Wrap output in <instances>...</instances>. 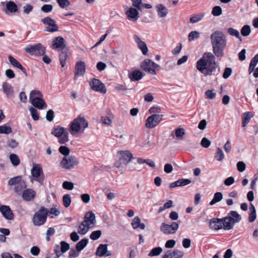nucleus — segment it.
Wrapping results in <instances>:
<instances>
[{"label": "nucleus", "instance_id": "obj_31", "mask_svg": "<svg viewBox=\"0 0 258 258\" xmlns=\"http://www.w3.org/2000/svg\"><path fill=\"white\" fill-rule=\"evenodd\" d=\"M66 132V130L64 127L58 126L57 127L54 128L51 132V134L56 137L62 136Z\"/></svg>", "mask_w": 258, "mask_h": 258}, {"label": "nucleus", "instance_id": "obj_33", "mask_svg": "<svg viewBox=\"0 0 258 258\" xmlns=\"http://www.w3.org/2000/svg\"><path fill=\"white\" fill-rule=\"evenodd\" d=\"M223 199V195L220 192H217L214 194V198L210 202V205H214L216 203H218L222 200Z\"/></svg>", "mask_w": 258, "mask_h": 258}, {"label": "nucleus", "instance_id": "obj_28", "mask_svg": "<svg viewBox=\"0 0 258 258\" xmlns=\"http://www.w3.org/2000/svg\"><path fill=\"white\" fill-rule=\"evenodd\" d=\"M249 210V213L248 221L249 222H252L255 220L256 217V215L255 207L253 206V205L251 203L250 204Z\"/></svg>", "mask_w": 258, "mask_h": 258}, {"label": "nucleus", "instance_id": "obj_44", "mask_svg": "<svg viewBox=\"0 0 258 258\" xmlns=\"http://www.w3.org/2000/svg\"><path fill=\"white\" fill-rule=\"evenodd\" d=\"M200 37V33L197 31H191L188 35L189 41H192Z\"/></svg>", "mask_w": 258, "mask_h": 258}, {"label": "nucleus", "instance_id": "obj_25", "mask_svg": "<svg viewBox=\"0 0 258 258\" xmlns=\"http://www.w3.org/2000/svg\"><path fill=\"white\" fill-rule=\"evenodd\" d=\"M128 19L137 20L139 18V13L135 8L131 7L125 12Z\"/></svg>", "mask_w": 258, "mask_h": 258}, {"label": "nucleus", "instance_id": "obj_63", "mask_svg": "<svg viewBox=\"0 0 258 258\" xmlns=\"http://www.w3.org/2000/svg\"><path fill=\"white\" fill-rule=\"evenodd\" d=\"M46 118L48 121H51L54 118V111L52 109H49L47 111Z\"/></svg>", "mask_w": 258, "mask_h": 258}, {"label": "nucleus", "instance_id": "obj_15", "mask_svg": "<svg viewBox=\"0 0 258 258\" xmlns=\"http://www.w3.org/2000/svg\"><path fill=\"white\" fill-rule=\"evenodd\" d=\"M2 90L8 98H13L14 95V90L13 87L7 82L3 83Z\"/></svg>", "mask_w": 258, "mask_h": 258}, {"label": "nucleus", "instance_id": "obj_37", "mask_svg": "<svg viewBox=\"0 0 258 258\" xmlns=\"http://www.w3.org/2000/svg\"><path fill=\"white\" fill-rule=\"evenodd\" d=\"M12 132V128L6 123L3 125H0V134H10Z\"/></svg>", "mask_w": 258, "mask_h": 258}, {"label": "nucleus", "instance_id": "obj_1", "mask_svg": "<svg viewBox=\"0 0 258 258\" xmlns=\"http://www.w3.org/2000/svg\"><path fill=\"white\" fill-rule=\"evenodd\" d=\"M210 38L214 54L211 52H205L196 63L197 70L205 76L214 74L217 69L218 73L220 72L219 65L215 61V56L217 57H222L227 44L225 36L222 31H215L211 34Z\"/></svg>", "mask_w": 258, "mask_h": 258}, {"label": "nucleus", "instance_id": "obj_61", "mask_svg": "<svg viewBox=\"0 0 258 258\" xmlns=\"http://www.w3.org/2000/svg\"><path fill=\"white\" fill-rule=\"evenodd\" d=\"M205 95L207 98L212 99L215 97L216 93L213 90H208L206 91Z\"/></svg>", "mask_w": 258, "mask_h": 258}, {"label": "nucleus", "instance_id": "obj_52", "mask_svg": "<svg viewBox=\"0 0 258 258\" xmlns=\"http://www.w3.org/2000/svg\"><path fill=\"white\" fill-rule=\"evenodd\" d=\"M101 235V231L100 230H96L93 231L90 235V238L92 240L98 239Z\"/></svg>", "mask_w": 258, "mask_h": 258}, {"label": "nucleus", "instance_id": "obj_57", "mask_svg": "<svg viewBox=\"0 0 258 258\" xmlns=\"http://www.w3.org/2000/svg\"><path fill=\"white\" fill-rule=\"evenodd\" d=\"M175 134L177 138H181L185 134V131L183 128H178L175 130Z\"/></svg>", "mask_w": 258, "mask_h": 258}, {"label": "nucleus", "instance_id": "obj_2", "mask_svg": "<svg viewBox=\"0 0 258 258\" xmlns=\"http://www.w3.org/2000/svg\"><path fill=\"white\" fill-rule=\"evenodd\" d=\"M241 219V217L236 211H231L225 218L221 219L214 218L210 220L206 219L208 221L209 226H233L239 222Z\"/></svg>", "mask_w": 258, "mask_h": 258}, {"label": "nucleus", "instance_id": "obj_17", "mask_svg": "<svg viewBox=\"0 0 258 258\" xmlns=\"http://www.w3.org/2000/svg\"><path fill=\"white\" fill-rule=\"evenodd\" d=\"M30 100L32 105L39 109H42L47 106L42 97H34L33 99Z\"/></svg>", "mask_w": 258, "mask_h": 258}, {"label": "nucleus", "instance_id": "obj_60", "mask_svg": "<svg viewBox=\"0 0 258 258\" xmlns=\"http://www.w3.org/2000/svg\"><path fill=\"white\" fill-rule=\"evenodd\" d=\"M53 6L51 5H44L41 8V10L44 13H49L52 11Z\"/></svg>", "mask_w": 258, "mask_h": 258}, {"label": "nucleus", "instance_id": "obj_16", "mask_svg": "<svg viewBox=\"0 0 258 258\" xmlns=\"http://www.w3.org/2000/svg\"><path fill=\"white\" fill-rule=\"evenodd\" d=\"M0 212L3 216L8 220H12L14 218V214L9 206L1 205Z\"/></svg>", "mask_w": 258, "mask_h": 258}, {"label": "nucleus", "instance_id": "obj_5", "mask_svg": "<svg viewBox=\"0 0 258 258\" xmlns=\"http://www.w3.org/2000/svg\"><path fill=\"white\" fill-rule=\"evenodd\" d=\"M25 50L31 55L41 56L45 53V48L41 43L28 45L25 47Z\"/></svg>", "mask_w": 258, "mask_h": 258}, {"label": "nucleus", "instance_id": "obj_4", "mask_svg": "<svg viewBox=\"0 0 258 258\" xmlns=\"http://www.w3.org/2000/svg\"><path fill=\"white\" fill-rule=\"evenodd\" d=\"M88 126V123L83 116L81 115L75 118L70 124V129L72 131L78 132L81 127L84 129Z\"/></svg>", "mask_w": 258, "mask_h": 258}, {"label": "nucleus", "instance_id": "obj_20", "mask_svg": "<svg viewBox=\"0 0 258 258\" xmlns=\"http://www.w3.org/2000/svg\"><path fill=\"white\" fill-rule=\"evenodd\" d=\"M64 40L63 38L58 36L55 38L52 42L53 49H61V50L67 48L66 45L64 44Z\"/></svg>", "mask_w": 258, "mask_h": 258}, {"label": "nucleus", "instance_id": "obj_64", "mask_svg": "<svg viewBox=\"0 0 258 258\" xmlns=\"http://www.w3.org/2000/svg\"><path fill=\"white\" fill-rule=\"evenodd\" d=\"M33 7L30 4H27L23 7V12L26 14H29L32 11Z\"/></svg>", "mask_w": 258, "mask_h": 258}, {"label": "nucleus", "instance_id": "obj_34", "mask_svg": "<svg viewBox=\"0 0 258 258\" xmlns=\"http://www.w3.org/2000/svg\"><path fill=\"white\" fill-rule=\"evenodd\" d=\"M88 240L86 238H84L81 241L78 242L76 245V248L78 251H81L88 244Z\"/></svg>", "mask_w": 258, "mask_h": 258}, {"label": "nucleus", "instance_id": "obj_40", "mask_svg": "<svg viewBox=\"0 0 258 258\" xmlns=\"http://www.w3.org/2000/svg\"><path fill=\"white\" fill-rule=\"evenodd\" d=\"M26 187L25 181L22 180L15 187V191L17 194H20L22 191Z\"/></svg>", "mask_w": 258, "mask_h": 258}, {"label": "nucleus", "instance_id": "obj_50", "mask_svg": "<svg viewBox=\"0 0 258 258\" xmlns=\"http://www.w3.org/2000/svg\"><path fill=\"white\" fill-rule=\"evenodd\" d=\"M29 111L32 118L34 120H37L39 119V115L37 110L35 108L31 107L29 108Z\"/></svg>", "mask_w": 258, "mask_h": 258}, {"label": "nucleus", "instance_id": "obj_27", "mask_svg": "<svg viewBox=\"0 0 258 258\" xmlns=\"http://www.w3.org/2000/svg\"><path fill=\"white\" fill-rule=\"evenodd\" d=\"M156 9L159 17H165L168 13L167 9L162 4L157 5L156 6Z\"/></svg>", "mask_w": 258, "mask_h": 258}, {"label": "nucleus", "instance_id": "obj_21", "mask_svg": "<svg viewBox=\"0 0 258 258\" xmlns=\"http://www.w3.org/2000/svg\"><path fill=\"white\" fill-rule=\"evenodd\" d=\"M8 59L10 63L12 66L20 69L25 75L26 76H28L26 70L22 66V65L19 62L18 60H17L12 55H9L8 56Z\"/></svg>", "mask_w": 258, "mask_h": 258}, {"label": "nucleus", "instance_id": "obj_41", "mask_svg": "<svg viewBox=\"0 0 258 258\" xmlns=\"http://www.w3.org/2000/svg\"><path fill=\"white\" fill-rule=\"evenodd\" d=\"M162 251V248L160 247H156L153 248L148 254L149 256L159 255Z\"/></svg>", "mask_w": 258, "mask_h": 258}, {"label": "nucleus", "instance_id": "obj_45", "mask_svg": "<svg viewBox=\"0 0 258 258\" xmlns=\"http://www.w3.org/2000/svg\"><path fill=\"white\" fill-rule=\"evenodd\" d=\"M60 214V212L55 208H51L50 210H48V216L51 218L57 216Z\"/></svg>", "mask_w": 258, "mask_h": 258}, {"label": "nucleus", "instance_id": "obj_51", "mask_svg": "<svg viewBox=\"0 0 258 258\" xmlns=\"http://www.w3.org/2000/svg\"><path fill=\"white\" fill-rule=\"evenodd\" d=\"M59 152L63 155L67 156L69 155L70 150L69 148L64 146H60L58 149Z\"/></svg>", "mask_w": 258, "mask_h": 258}, {"label": "nucleus", "instance_id": "obj_32", "mask_svg": "<svg viewBox=\"0 0 258 258\" xmlns=\"http://www.w3.org/2000/svg\"><path fill=\"white\" fill-rule=\"evenodd\" d=\"M178 227H161V230L165 234H170L175 233Z\"/></svg>", "mask_w": 258, "mask_h": 258}, {"label": "nucleus", "instance_id": "obj_49", "mask_svg": "<svg viewBox=\"0 0 258 258\" xmlns=\"http://www.w3.org/2000/svg\"><path fill=\"white\" fill-rule=\"evenodd\" d=\"M58 138V142L61 144H65L69 141V133L66 132L62 136H59Z\"/></svg>", "mask_w": 258, "mask_h": 258}, {"label": "nucleus", "instance_id": "obj_29", "mask_svg": "<svg viewBox=\"0 0 258 258\" xmlns=\"http://www.w3.org/2000/svg\"><path fill=\"white\" fill-rule=\"evenodd\" d=\"M107 249V244H100L97 248L96 254L99 256H103L105 255Z\"/></svg>", "mask_w": 258, "mask_h": 258}, {"label": "nucleus", "instance_id": "obj_13", "mask_svg": "<svg viewBox=\"0 0 258 258\" xmlns=\"http://www.w3.org/2000/svg\"><path fill=\"white\" fill-rule=\"evenodd\" d=\"M153 61L150 59H146L143 60L140 65L141 69L146 72L153 75L157 74L156 71L152 69Z\"/></svg>", "mask_w": 258, "mask_h": 258}, {"label": "nucleus", "instance_id": "obj_55", "mask_svg": "<svg viewBox=\"0 0 258 258\" xmlns=\"http://www.w3.org/2000/svg\"><path fill=\"white\" fill-rule=\"evenodd\" d=\"M211 144V141L206 137L202 138L201 142V146L205 148H208L210 146Z\"/></svg>", "mask_w": 258, "mask_h": 258}, {"label": "nucleus", "instance_id": "obj_47", "mask_svg": "<svg viewBox=\"0 0 258 258\" xmlns=\"http://www.w3.org/2000/svg\"><path fill=\"white\" fill-rule=\"evenodd\" d=\"M211 13L214 16H219L222 13V8L220 6H215L213 8Z\"/></svg>", "mask_w": 258, "mask_h": 258}, {"label": "nucleus", "instance_id": "obj_10", "mask_svg": "<svg viewBox=\"0 0 258 258\" xmlns=\"http://www.w3.org/2000/svg\"><path fill=\"white\" fill-rule=\"evenodd\" d=\"M1 5L3 6H6L5 8L3 9L2 11L6 14L14 13L18 10L17 5L13 1L2 2Z\"/></svg>", "mask_w": 258, "mask_h": 258}, {"label": "nucleus", "instance_id": "obj_56", "mask_svg": "<svg viewBox=\"0 0 258 258\" xmlns=\"http://www.w3.org/2000/svg\"><path fill=\"white\" fill-rule=\"evenodd\" d=\"M62 187L68 190H72L74 188V183L70 181H64L62 183Z\"/></svg>", "mask_w": 258, "mask_h": 258}, {"label": "nucleus", "instance_id": "obj_7", "mask_svg": "<svg viewBox=\"0 0 258 258\" xmlns=\"http://www.w3.org/2000/svg\"><path fill=\"white\" fill-rule=\"evenodd\" d=\"M163 117V114H154L149 116L146 120V127L150 129L155 127L162 120Z\"/></svg>", "mask_w": 258, "mask_h": 258}, {"label": "nucleus", "instance_id": "obj_6", "mask_svg": "<svg viewBox=\"0 0 258 258\" xmlns=\"http://www.w3.org/2000/svg\"><path fill=\"white\" fill-rule=\"evenodd\" d=\"M32 176L35 178V180L39 182L41 185H43L44 175L42 169L39 164L34 165L31 170Z\"/></svg>", "mask_w": 258, "mask_h": 258}, {"label": "nucleus", "instance_id": "obj_23", "mask_svg": "<svg viewBox=\"0 0 258 258\" xmlns=\"http://www.w3.org/2000/svg\"><path fill=\"white\" fill-rule=\"evenodd\" d=\"M144 75L143 73L138 70H136L132 72H128V78L132 81H138L140 80Z\"/></svg>", "mask_w": 258, "mask_h": 258}, {"label": "nucleus", "instance_id": "obj_53", "mask_svg": "<svg viewBox=\"0 0 258 258\" xmlns=\"http://www.w3.org/2000/svg\"><path fill=\"white\" fill-rule=\"evenodd\" d=\"M59 6L64 9L70 5V2L69 0H56Z\"/></svg>", "mask_w": 258, "mask_h": 258}, {"label": "nucleus", "instance_id": "obj_42", "mask_svg": "<svg viewBox=\"0 0 258 258\" xmlns=\"http://www.w3.org/2000/svg\"><path fill=\"white\" fill-rule=\"evenodd\" d=\"M227 32L229 35L234 36L240 41H242L241 37L240 36L239 33L237 30L233 28H229L227 30Z\"/></svg>", "mask_w": 258, "mask_h": 258}, {"label": "nucleus", "instance_id": "obj_35", "mask_svg": "<svg viewBox=\"0 0 258 258\" xmlns=\"http://www.w3.org/2000/svg\"><path fill=\"white\" fill-rule=\"evenodd\" d=\"M205 16V13H201L198 15H191L190 18V22L191 23H196L201 21Z\"/></svg>", "mask_w": 258, "mask_h": 258}, {"label": "nucleus", "instance_id": "obj_38", "mask_svg": "<svg viewBox=\"0 0 258 258\" xmlns=\"http://www.w3.org/2000/svg\"><path fill=\"white\" fill-rule=\"evenodd\" d=\"M22 180V176H17L14 177L10 178L8 181V184L9 185L16 186Z\"/></svg>", "mask_w": 258, "mask_h": 258}, {"label": "nucleus", "instance_id": "obj_48", "mask_svg": "<svg viewBox=\"0 0 258 258\" xmlns=\"http://www.w3.org/2000/svg\"><path fill=\"white\" fill-rule=\"evenodd\" d=\"M173 206V201L172 200H169L167 202L164 204L163 207H161L158 209V213H161L165 209H169L172 207Z\"/></svg>", "mask_w": 258, "mask_h": 258}, {"label": "nucleus", "instance_id": "obj_36", "mask_svg": "<svg viewBox=\"0 0 258 258\" xmlns=\"http://www.w3.org/2000/svg\"><path fill=\"white\" fill-rule=\"evenodd\" d=\"M225 158V155L222 150L218 147L217 148V151L215 154V158L218 161H222Z\"/></svg>", "mask_w": 258, "mask_h": 258}, {"label": "nucleus", "instance_id": "obj_26", "mask_svg": "<svg viewBox=\"0 0 258 258\" xmlns=\"http://www.w3.org/2000/svg\"><path fill=\"white\" fill-rule=\"evenodd\" d=\"M69 50L68 48L61 50L59 54V61L61 67H64L66 63V60L69 57Z\"/></svg>", "mask_w": 258, "mask_h": 258}, {"label": "nucleus", "instance_id": "obj_43", "mask_svg": "<svg viewBox=\"0 0 258 258\" xmlns=\"http://www.w3.org/2000/svg\"><path fill=\"white\" fill-rule=\"evenodd\" d=\"M62 201L63 206L66 208L70 206L71 203V197L69 194H66L63 196Z\"/></svg>", "mask_w": 258, "mask_h": 258}, {"label": "nucleus", "instance_id": "obj_54", "mask_svg": "<svg viewBox=\"0 0 258 258\" xmlns=\"http://www.w3.org/2000/svg\"><path fill=\"white\" fill-rule=\"evenodd\" d=\"M34 97H43V95L40 91L38 90H33L31 91L30 94V99H32Z\"/></svg>", "mask_w": 258, "mask_h": 258}, {"label": "nucleus", "instance_id": "obj_9", "mask_svg": "<svg viewBox=\"0 0 258 258\" xmlns=\"http://www.w3.org/2000/svg\"><path fill=\"white\" fill-rule=\"evenodd\" d=\"M42 22L50 27H46L44 29V31L49 32H54L58 31V27L54 20L49 17H46L41 20Z\"/></svg>", "mask_w": 258, "mask_h": 258}, {"label": "nucleus", "instance_id": "obj_8", "mask_svg": "<svg viewBox=\"0 0 258 258\" xmlns=\"http://www.w3.org/2000/svg\"><path fill=\"white\" fill-rule=\"evenodd\" d=\"M79 163V162L75 156H70L68 158L66 157H63L60 163V165L62 168L66 169H70L73 168Z\"/></svg>", "mask_w": 258, "mask_h": 258}, {"label": "nucleus", "instance_id": "obj_18", "mask_svg": "<svg viewBox=\"0 0 258 258\" xmlns=\"http://www.w3.org/2000/svg\"><path fill=\"white\" fill-rule=\"evenodd\" d=\"M133 38L137 44L139 48L141 50L142 53L144 55H146L148 51V48L146 43L142 41L137 35H134L133 36Z\"/></svg>", "mask_w": 258, "mask_h": 258}, {"label": "nucleus", "instance_id": "obj_30", "mask_svg": "<svg viewBox=\"0 0 258 258\" xmlns=\"http://www.w3.org/2000/svg\"><path fill=\"white\" fill-rule=\"evenodd\" d=\"M253 115L251 112L247 111L242 114V126L245 127L249 122Z\"/></svg>", "mask_w": 258, "mask_h": 258}, {"label": "nucleus", "instance_id": "obj_22", "mask_svg": "<svg viewBox=\"0 0 258 258\" xmlns=\"http://www.w3.org/2000/svg\"><path fill=\"white\" fill-rule=\"evenodd\" d=\"M36 193L32 189L28 188L24 190L22 193V198L24 200L26 201H31L35 197Z\"/></svg>", "mask_w": 258, "mask_h": 258}, {"label": "nucleus", "instance_id": "obj_62", "mask_svg": "<svg viewBox=\"0 0 258 258\" xmlns=\"http://www.w3.org/2000/svg\"><path fill=\"white\" fill-rule=\"evenodd\" d=\"M55 229L53 227H50L46 232V239L47 241L50 240V236L53 235L55 233Z\"/></svg>", "mask_w": 258, "mask_h": 258}, {"label": "nucleus", "instance_id": "obj_11", "mask_svg": "<svg viewBox=\"0 0 258 258\" xmlns=\"http://www.w3.org/2000/svg\"><path fill=\"white\" fill-rule=\"evenodd\" d=\"M90 85L92 89L97 92H99L102 93H105L106 89L104 84L99 79H93L90 83Z\"/></svg>", "mask_w": 258, "mask_h": 258}, {"label": "nucleus", "instance_id": "obj_59", "mask_svg": "<svg viewBox=\"0 0 258 258\" xmlns=\"http://www.w3.org/2000/svg\"><path fill=\"white\" fill-rule=\"evenodd\" d=\"M60 249L62 253H64L67 251L70 248V245L66 242L62 241L60 242Z\"/></svg>", "mask_w": 258, "mask_h": 258}, {"label": "nucleus", "instance_id": "obj_58", "mask_svg": "<svg viewBox=\"0 0 258 258\" xmlns=\"http://www.w3.org/2000/svg\"><path fill=\"white\" fill-rule=\"evenodd\" d=\"M179 186L186 185L191 183V181L189 179L181 178L177 180Z\"/></svg>", "mask_w": 258, "mask_h": 258}, {"label": "nucleus", "instance_id": "obj_46", "mask_svg": "<svg viewBox=\"0 0 258 258\" xmlns=\"http://www.w3.org/2000/svg\"><path fill=\"white\" fill-rule=\"evenodd\" d=\"M241 34L243 36H247L249 35L251 30L249 25H245L243 26L241 29Z\"/></svg>", "mask_w": 258, "mask_h": 258}, {"label": "nucleus", "instance_id": "obj_14", "mask_svg": "<svg viewBox=\"0 0 258 258\" xmlns=\"http://www.w3.org/2000/svg\"><path fill=\"white\" fill-rule=\"evenodd\" d=\"M86 72V64L83 61H78L75 65V76L76 77L83 76Z\"/></svg>", "mask_w": 258, "mask_h": 258}, {"label": "nucleus", "instance_id": "obj_24", "mask_svg": "<svg viewBox=\"0 0 258 258\" xmlns=\"http://www.w3.org/2000/svg\"><path fill=\"white\" fill-rule=\"evenodd\" d=\"M120 154L121 159L123 160L125 165H127L134 158L133 154L129 151H120Z\"/></svg>", "mask_w": 258, "mask_h": 258}, {"label": "nucleus", "instance_id": "obj_39", "mask_svg": "<svg viewBox=\"0 0 258 258\" xmlns=\"http://www.w3.org/2000/svg\"><path fill=\"white\" fill-rule=\"evenodd\" d=\"M10 160L12 164L15 166H18L20 163L18 156L15 154H11L10 155Z\"/></svg>", "mask_w": 258, "mask_h": 258}, {"label": "nucleus", "instance_id": "obj_3", "mask_svg": "<svg viewBox=\"0 0 258 258\" xmlns=\"http://www.w3.org/2000/svg\"><path fill=\"white\" fill-rule=\"evenodd\" d=\"M48 216V209L44 207H41L39 210L35 213L33 221L36 226H41L43 225L47 219Z\"/></svg>", "mask_w": 258, "mask_h": 258}, {"label": "nucleus", "instance_id": "obj_12", "mask_svg": "<svg viewBox=\"0 0 258 258\" xmlns=\"http://www.w3.org/2000/svg\"><path fill=\"white\" fill-rule=\"evenodd\" d=\"M96 224L95 215L90 211L86 213L84 216V220L80 226H90Z\"/></svg>", "mask_w": 258, "mask_h": 258}, {"label": "nucleus", "instance_id": "obj_19", "mask_svg": "<svg viewBox=\"0 0 258 258\" xmlns=\"http://www.w3.org/2000/svg\"><path fill=\"white\" fill-rule=\"evenodd\" d=\"M183 251L178 249L173 251L167 250L163 255L162 258H181L183 256Z\"/></svg>", "mask_w": 258, "mask_h": 258}]
</instances>
